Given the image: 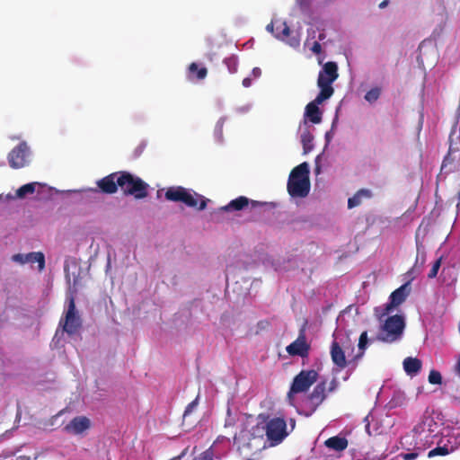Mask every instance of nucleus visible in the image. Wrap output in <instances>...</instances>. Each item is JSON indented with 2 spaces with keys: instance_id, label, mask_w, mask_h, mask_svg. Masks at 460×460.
<instances>
[{
  "instance_id": "obj_14",
  "label": "nucleus",
  "mask_w": 460,
  "mask_h": 460,
  "mask_svg": "<svg viewBox=\"0 0 460 460\" xmlns=\"http://www.w3.org/2000/svg\"><path fill=\"white\" fill-rule=\"evenodd\" d=\"M90 427L91 421L87 417L77 416L64 427V430L68 434L79 435L90 429Z\"/></svg>"
},
{
  "instance_id": "obj_13",
  "label": "nucleus",
  "mask_w": 460,
  "mask_h": 460,
  "mask_svg": "<svg viewBox=\"0 0 460 460\" xmlns=\"http://www.w3.org/2000/svg\"><path fill=\"white\" fill-rule=\"evenodd\" d=\"M119 172H112L97 181L98 189H92L93 192H102L106 194H114L119 188L118 178Z\"/></svg>"
},
{
  "instance_id": "obj_9",
  "label": "nucleus",
  "mask_w": 460,
  "mask_h": 460,
  "mask_svg": "<svg viewBox=\"0 0 460 460\" xmlns=\"http://www.w3.org/2000/svg\"><path fill=\"white\" fill-rule=\"evenodd\" d=\"M409 282L402 285L390 295V302L385 305L381 316L390 314L395 307L402 305L410 294Z\"/></svg>"
},
{
  "instance_id": "obj_46",
  "label": "nucleus",
  "mask_w": 460,
  "mask_h": 460,
  "mask_svg": "<svg viewBox=\"0 0 460 460\" xmlns=\"http://www.w3.org/2000/svg\"><path fill=\"white\" fill-rule=\"evenodd\" d=\"M171 460H181V456L173 457Z\"/></svg>"
},
{
  "instance_id": "obj_5",
  "label": "nucleus",
  "mask_w": 460,
  "mask_h": 460,
  "mask_svg": "<svg viewBox=\"0 0 460 460\" xmlns=\"http://www.w3.org/2000/svg\"><path fill=\"white\" fill-rule=\"evenodd\" d=\"M318 372L314 369L302 370L293 379L289 391L288 392V400L293 404L294 396L296 394L305 393L317 381Z\"/></svg>"
},
{
  "instance_id": "obj_38",
  "label": "nucleus",
  "mask_w": 460,
  "mask_h": 460,
  "mask_svg": "<svg viewBox=\"0 0 460 460\" xmlns=\"http://www.w3.org/2000/svg\"><path fill=\"white\" fill-rule=\"evenodd\" d=\"M418 456L417 453H407L402 456V458L404 460H412L415 459Z\"/></svg>"
},
{
  "instance_id": "obj_1",
  "label": "nucleus",
  "mask_w": 460,
  "mask_h": 460,
  "mask_svg": "<svg viewBox=\"0 0 460 460\" xmlns=\"http://www.w3.org/2000/svg\"><path fill=\"white\" fill-rule=\"evenodd\" d=\"M309 167L307 163L296 166L288 181V191L291 197L305 198L310 191Z\"/></svg>"
},
{
  "instance_id": "obj_36",
  "label": "nucleus",
  "mask_w": 460,
  "mask_h": 460,
  "mask_svg": "<svg viewBox=\"0 0 460 460\" xmlns=\"http://www.w3.org/2000/svg\"><path fill=\"white\" fill-rule=\"evenodd\" d=\"M311 50L315 54H320L322 51V46L319 42L314 41Z\"/></svg>"
},
{
  "instance_id": "obj_4",
  "label": "nucleus",
  "mask_w": 460,
  "mask_h": 460,
  "mask_svg": "<svg viewBox=\"0 0 460 460\" xmlns=\"http://www.w3.org/2000/svg\"><path fill=\"white\" fill-rule=\"evenodd\" d=\"M338 66L333 61L326 62L320 70L317 86L320 88L319 100H328L334 93L332 83L338 78Z\"/></svg>"
},
{
  "instance_id": "obj_28",
  "label": "nucleus",
  "mask_w": 460,
  "mask_h": 460,
  "mask_svg": "<svg viewBox=\"0 0 460 460\" xmlns=\"http://www.w3.org/2000/svg\"><path fill=\"white\" fill-rule=\"evenodd\" d=\"M380 93L381 90L379 88H372L367 92V93L365 94V99L368 102H374L379 98Z\"/></svg>"
},
{
  "instance_id": "obj_39",
  "label": "nucleus",
  "mask_w": 460,
  "mask_h": 460,
  "mask_svg": "<svg viewBox=\"0 0 460 460\" xmlns=\"http://www.w3.org/2000/svg\"><path fill=\"white\" fill-rule=\"evenodd\" d=\"M275 23L274 22H270L269 23L267 26H266V30L269 31V32H271L275 35Z\"/></svg>"
},
{
  "instance_id": "obj_29",
  "label": "nucleus",
  "mask_w": 460,
  "mask_h": 460,
  "mask_svg": "<svg viewBox=\"0 0 460 460\" xmlns=\"http://www.w3.org/2000/svg\"><path fill=\"white\" fill-rule=\"evenodd\" d=\"M429 382L432 385H440L442 383L441 374L437 370H431L429 375Z\"/></svg>"
},
{
  "instance_id": "obj_41",
  "label": "nucleus",
  "mask_w": 460,
  "mask_h": 460,
  "mask_svg": "<svg viewBox=\"0 0 460 460\" xmlns=\"http://www.w3.org/2000/svg\"><path fill=\"white\" fill-rule=\"evenodd\" d=\"M242 84H243V85L244 87H250V86H251V84H252V80H251V78L246 77V78H244V79L243 80V83H242Z\"/></svg>"
},
{
  "instance_id": "obj_40",
  "label": "nucleus",
  "mask_w": 460,
  "mask_h": 460,
  "mask_svg": "<svg viewBox=\"0 0 460 460\" xmlns=\"http://www.w3.org/2000/svg\"><path fill=\"white\" fill-rule=\"evenodd\" d=\"M252 73L254 77H260L261 75V70L259 67H254Z\"/></svg>"
},
{
  "instance_id": "obj_27",
  "label": "nucleus",
  "mask_w": 460,
  "mask_h": 460,
  "mask_svg": "<svg viewBox=\"0 0 460 460\" xmlns=\"http://www.w3.org/2000/svg\"><path fill=\"white\" fill-rule=\"evenodd\" d=\"M367 341H368L367 332L365 331L360 334L359 339H358V349L360 350V353L357 356V358L363 356L364 351L367 346Z\"/></svg>"
},
{
  "instance_id": "obj_20",
  "label": "nucleus",
  "mask_w": 460,
  "mask_h": 460,
  "mask_svg": "<svg viewBox=\"0 0 460 460\" xmlns=\"http://www.w3.org/2000/svg\"><path fill=\"white\" fill-rule=\"evenodd\" d=\"M421 361L417 358L408 357L403 360V368L408 375H416L421 369Z\"/></svg>"
},
{
  "instance_id": "obj_30",
  "label": "nucleus",
  "mask_w": 460,
  "mask_h": 460,
  "mask_svg": "<svg viewBox=\"0 0 460 460\" xmlns=\"http://www.w3.org/2000/svg\"><path fill=\"white\" fill-rule=\"evenodd\" d=\"M448 453L449 451L447 447H437L429 452L428 456L433 457L436 456H447Z\"/></svg>"
},
{
  "instance_id": "obj_42",
  "label": "nucleus",
  "mask_w": 460,
  "mask_h": 460,
  "mask_svg": "<svg viewBox=\"0 0 460 460\" xmlns=\"http://www.w3.org/2000/svg\"><path fill=\"white\" fill-rule=\"evenodd\" d=\"M455 368H456V371L457 372V374L460 376V355L458 357L457 363H456Z\"/></svg>"
},
{
  "instance_id": "obj_3",
  "label": "nucleus",
  "mask_w": 460,
  "mask_h": 460,
  "mask_svg": "<svg viewBox=\"0 0 460 460\" xmlns=\"http://www.w3.org/2000/svg\"><path fill=\"white\" fill-rule=\"evenodd\" d=\"M164 196L167 200L182 202L188 207L196 208L199 210H203L207 207V199L198 193L192 194L181 186L169 188Z\"/></svg>"
},
{
  "instance_id": "obj_11",
  "label": "nucleus",
  "mask_w": 460,
  "mask_h": 460,
  "mask_svg": "<svg viewBox=\"0 0 460 460\" xmlns=\"http://www.w3.org/2000/svg\"><path fill=\"white\" fill-rule=\"evenodd\" d=\"M287 352L292 356H298L301 358H307L310 351V344L306 341L304 330H301L296 341L290 343L286 348Z\"/></svg>"
},
{
  "instance_id": "obj_10",
  "label": "nucleus",
  "mask_w": 460,
  "mask_h": 460,
  "mask_svg": "<svg viewBox=\"0 0 460 460\" xmlns=\"http://www.w3.org/2000/svg\"><path fill=\"white\" fill-rule=\"evenodd\" d=\"M29 147L26 143L22 142L15 146L8 155V162L12 168L18 169L27 164Z\"/></svg>"
},
{
  "instance_id": "obj_26",
  "label": "nucleus",
  "mask_w": 460,
  "mask_h": 460,
  "mask_svg": "<svg viewBox=\"0 0 460 460\" xmlns=\"http://www.w3.org/2000/svg\"><path fill=\"white\" fill-rule=\"evenodd\" d=\"M224 64L227 66L228 71L231 74L237 72L238 59L236 57L231 56V57L226 58L224 59Z\"/></svg>"
},
{
  "instance_id": "obj_21",
  "label": "nucleus",
  "mask_w": 460,
  "mask_h": 460,
  "mask_svg": "<svg viewBox=\"0 0 460 460\" xmlns=\"http://www.w3.org/2000/svg\"><path fill=\"white\" fill-rule=\"evenodd\" d=\"M38 263L39 270H42L45 268V256L42 252H29L26 254V263Z\"/></svg>"
},
{
  "instance_id": "obj_15",
  "label": "nucleus",
  "mask_w": 460,
  "mask_h": 460,
  "mask_svg": "<svg viewBox=\"0 0 460 460\" xmlns=\"http://www.w3.org/2000/svg\"><path fill=\"white\" fill-rule=\"evenodd\" d=\"M251 205L252 208H256L258 206H261L262 203L255 200H250L248 198L244 196H240L233 200H231L226 206L221 207L220 210L222 211H240L244 208Z\"/></svg>"
},
{
  "instance_id": "obj_17",
  "label": "nucleus",
  "mask_w": 460,
  "mask_h": 460,
  "mask_svg": "<svg viewBox=\"0 0 460 460\" xmlns=\"http://www.w3.org/2000/svg\"><path fill=\"white\" fill-rule=\"evenodd\" d=\"M325 100H319V93L315 99L305 106V116L312 123L318 124L322 121V112L318 105L322 104Z\"/></svg>"
},
{
  "instance_id": "obj_47",
  "label": "nucleus",
  "mask_w": 460,
  "mask_h": 460,
  "mask_svg": "<svg viewBox=\"0 0 460 460\" xmlns=\"http://www.w3.org/2000/svg\"><path fill=\"white\" fill-rule=\"evenodd\" d=\"M316 172H320V168H319V167H317V168H316Z\"/></svg>"
},
{
  "instance_id": "obj_35",
  "label": "nucleus",
  "mask_w": 460,
  "mask_h": 460,
  "mask_svg": "<svg viewBox=\"0 0 460 460\" xmlns=\"http://www.w3.org/2000/svg\"><path fill=\"white\" fill-rule=\"evenodd\" d=\"M287 42L288 43V45H290L293 48H296L300 44L299 39L296 38V37L290 38Z\"/></svg>"
},
{
  "instance_id": "obj_44",
  "label": "nucleus",
  "mask_w": 460,
  "mask_h": 460,
  "mask_svg": "<svg viewBox=\"0 0 460 460\" xmlns=\"http://www.w3.org/2000/svg\"><path fill=\"white\" fill-rule=\"evenodd\" d=\"M143 151V147L142 146H138L137 149H136V156H139L140 154L142 153Z\"/></svg>"
},
{
  "instance_id": "obj_34",
  "label": "nucleus",
  "mask_w": 460,
  "mask_h": 460,
  "mask_svg": "<svg viewBox=\"0 0 460 460\" xmlns=\"http://www.w3.org/2000/svg\"><path fill=\"white\" fill-rule=\"evenodd\" d=\"M12 259L13 261L19 262L21 264L26 263V254H14Z\"/></svg>"
},
{
  "instance_id": "obj_16",
  "label": "nucleus",
  "mask_w": 460,
  "mask_h": 460,
  "mask_svg": "<svg viewBox=\"0 0 460 460\" xmlns=\"http://www.w3.org/2000/svg\"><path fill=\"white\" fill-rule=\"evenodd\" d=\"M331 358L334 365L337 367L338 370L344 369L347 365V359L345 357L344 350L340 346L339 342L336 341H333L331 345V350H330Z\"/></svg>"
},
{
  "instance_id": "obj_8",
  "label": "nucleus",
  "mask_w": 460,
  "mask_h": 460,
  "mask_svg": "<svg viewBox=\"0 0 460 460\" xmlns=\"http://www.w3.org/2000/svg\"><path fill=\"white\" fill-rule=\"evenodd\" d=\"M59 324L62 326L63 331L73 335L81 328V319L75 311V297L71 295L68 297V307L66 312L65 319H61Z\"/></svg>"
},
{
  "instance_id": "obj_25",
  "label": "nucleus",
  "mask_w": 460,
  "mask_h": 460,
  "mask_svg": "<svg viewBox=\"0 0 460 460\" xmlns=\"http://www.w3.org/2000/svg\"><path fill=\"white\" fill-rule=\"evenodd\" d=\"M314 137L309 131L304 132L301 136V142L303 144L304 153L306 154L313 149Z\"/></svg>"
},
{
  "instance_id": "obj_19",
  "label": "nucleus",
  "mask_w": 460,
  "mask_h": 460,
  "mask_svg": "<svg viewBox=\"0 0 460 460\" xmlns=\"http://www.w3.org/2000/svg\"><path fill=\"white\" fill-rule=\"evenodd\" d=\"M371 197V190L367 189H360L353 195V197L349 199L348 208H352L358 207L362 203L363 199H370Z\"/></svg>"
},
{
  "instance_id": "obj_24",
  "label": "nucleus",
  "mask_w": 460,
  "mask_h": 460,
  "mask_svg": "<svg viewBox=\"0 0 460 460\" xmlns=\"http://www.w3.org/2000/svg\"><path fill=\"white\" fill-rule=\"evenodd\" d=\"M290 33V29L288 25L283 22H279L276 28L275 37L279 40H284L286 37H288Z\"/></svg>"
},
{
  "instance_id": "obj_23",
  "label": "nucleus",
  "mask_w": 460,
  "mask_h": 460,
  "mask_svg": "<svg viewBox=\"0 0 460 460\" xmlns=\"http://www.w3.org/2000/svg\"><path fill=\"white\" fill-rule=\"evenodd\" d=\"M189 73L195 75L199 80L204 79L208 75V69L205 66L199 67L198 64L193 62L189 66Z\"/></svg>"
},
{
  "instance_id": "obj_7",
  "label": "nucleus",
  "mask_w": 460,
  "mask_h": 460,
  "mask_svg": "<svg viewBox=\"0 0 460 460\" xmlns=\"http://www.w3.org/2000/svg\"><path fill=\"white\" fill-rule=\"evenodd\" d=\"M266 436L270 446H277L281 443L288 435L287 423L283 418L275 417L270 419L265 426Z\"/></svg>"
},
{
  "instance_id": "obj_31",
  "label": "nucleus",
  "mask_w": 460,
  "mask_h": 460,
  "mask_svg": "<svg viewBox=\"0 0 460 460\" xmlns=\"http://www.w3.org/2000/svg\"><path fill=\"white\" fill-rule=\"evenodd\" d=\"M440 266H441V258H439L437 261H435V262L433 263L429 272L428 273V278L429 279H434L435 277H437L438 271Z\"/></svg>"
},
{
  "instance_id": "obj_12",
  "label": "nucleus",
  "mask_w": 460,
  "mask_h": 460,
  "mask_svg": "<svg viewBox=\"0 0 460 460\" xmlns=\"http://www.w3.org/2000/svg\"><path fill=\"white\" fill-rule=\"evenodd\" d=\"M325 390L326 382L322 381L314 386L312 393L307 396L305 403L307 404V407L311 413L314 412L316 409L319 407V405H321L322 402L325 400Z\"/></svg>"
},
{
  "instance_id": "obj_33",
  "label": "nucleus",
  "mask_w": 460,
  "mask_h": 460,
  "mask_svg": "<svg viewBox=\"0 0 460 460\" xmlns=\"http://www.w3.org/2000/svg\"><path fill=\"white\" fill-rule=\"evenodd\" d=\"M193 460H216L214 458V453L211 449H208L201 453L199 457L194 458Z\"/></svg>"
},
{
  "instance_id": "obj_32",
  "label": "nucleus",
  "mask_w": 460,
  "mask_h": 460,
  "mask_svg": "<svg viewBox=\"0 0 460 460\" xmlns=\"http://www.w3.org/2000/svg\"><path fill=\"white\" fill-rule=\"evenodd\" d=\"M198 402H199V396H197L195 400H193L191 402H190L186 406L184 413H183V418H186L188 415H190L193 411V410L198 406Z\"/></svg>"
},
{
  "instance_id": "obj_22",
  "label": "nucleus",
  "mask_w": 460,
  "mask_h": 460,
  "mask_svg": "<svg viewBox=\"0 0 460 460\" xmlns=\"http://www.w3.org/2000/svg\"><path fill=\"white\" fill-rule=\"evenodd\" d=\"M39 185L38 182H30L21 186L16 190V198L24 199L28 194H33L35 192L36 186Z\"/></svg>"
},
{
  "instance_id": "obj_18",
  "label": "nucleus",
  "mask_w": 460,
  "mask_h": 460,
  "mask_svg": "<svg viewBox=\"0 0 460 460\" xmlns=\"http://www.w3.org/2000/svg\"><path fill=\"white\" fill-rule=\"evenodd\" d=\"M324 445L332 450L341 452L348 447V440L344 437L334 436L325 440Z\"/></svg>"
},
{
  "instance_id": "obj_43",
  "label": "nucleus",
  "mask_w": 460,
  "mask_h": 460,
  "mask_svg": "<svg viewBox=\"0 0 460 460\" xmlns=\"http://www.w3.org/2000/svg\"><path fill=\"white\" fill-rule=\"evenodd\" d=\"M388 4H389L388 0H384L383 2H381L379 4V8L383 9V8L386 7L388 5Z\"/></svg>"
},
{
  "instance_id": "obj_37",
  "label": "nucleus",
  "mask_w": 460,
  "mask_h": 460,
  "mask_svg": "<svg viewBox=\"0 0 460 460\" xmlns=\"http://www.w3.org/2000/svg\"><path fill=\"white\" fill-rule=\"evenodd\" d=\"M337 386H338V381L336 378H333L329 385L328 391L333 392L337 388Z\"/></svg>"
},
{
  "instance_id": "obj_2",
  "label": "nucleus",
  "mask_w": 460,
  "mask_h": 460,
  "mask_svg": "<svg viewBox=\"0 0 460 460\" xmlns=\"http://www.w3.org/2000/svg\"><path fill=\"white\" fill-rule=\"evenodd\" d=\"M118 181L119 188L125 195L134 196L137 199L147 197L148 184L139 177L134 176L128 172L120 171Z\"/></svg>"
},
{
  "instance_id": "obj_6",
  "label": "nucleus",
  "mask_w": 460,
  "mask_h": 460,
  "mask_svg": "<svg viewBox=\"0 0 460 460\" xmlns=\"http://www.w3.org/2000/svg\"><path fill=\"white\" fill-rule=\"evenodd\" d=\"M404 327L405 323L402 316L398 314L389 316L383 325L384 332L380 333L377 339L384 342H394L401 338Z\"/></svg>"
},
{
  "instance_id": "obj_45",
  "label": "nucleus",
  "mask_w": 460,
  "mask_h": 460,
  "mask_svg": "<svg viewBox=\"0 0 460 460\" xmlns=\"http://www.w3.org/2000/svg\"><path fill=\"white\" fill-rule=\"evenodd\" d=\"M447 162H449V154L444 158L442 167L446 166Z\"/></svg>"
}]
</instances>
